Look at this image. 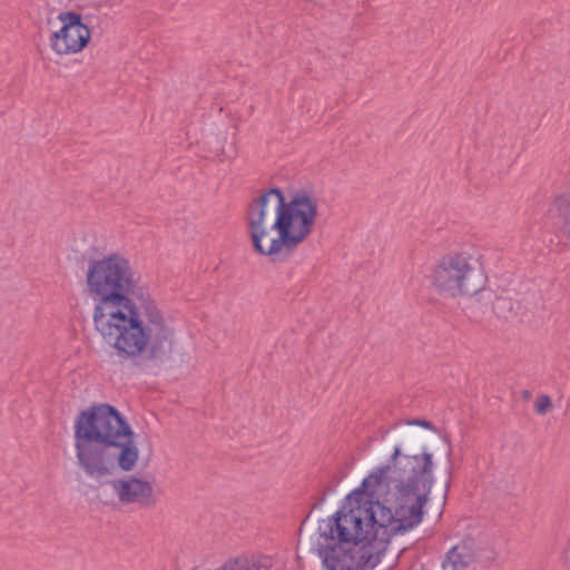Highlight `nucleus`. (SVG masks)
Here are the masks:
<instances>
[{
	"label": "nucleus",
	"instance_id": "nucleus-1",
	"mask_svg": "<svg viewBox=\"0 0 570 570\" xmlns=\"http://www.w3.org/2000/svg\"><path fill=\"white\" fill-rule=\"evenodd\" d=\"M432 454H402L395 446L391 464L380 466L362 482L370 495L386 494L392 508L350 501L322 521L321 535L335 541L318 549L325 570H373L382 560L391 535L419 525L433 485Z\"/></svg>",
	"mask_w": 570,
	"mask_h": 570
},
{
	"label": "nucleus",
	"instance_id": "nucleus-2",
	"mask_svg": "<svg viewBox=\"0 0 570 570\" xmlns=\"http://www.w3.org/2000/svg\"><path fill=\"white\" fill-rule=\"evenodd\" d=\"M86 292L95 327L120 361L160 367L170 360L175 331L125 255L89 259Z\"/></svg>",
	"mask_w": 570,
	"mask_h": 570
},
{
	"label": "nucleus",
	"instance_id": "nucleus-3",
	"mask_svg": "<svg viewBox=\"0 0 570 570\" xmlns=\"http://www.w3.org/2000/svg\"><path fill=\"white\" fill-rule=\"evenodd\" d=\"M73 442L78 468L99 483L117 468L132 471L139 458L131 426L116 407L106 403L91 405L77 415Z\"/></svg>",
	"mask_w": 570,
	"mask_h": 570
},
{
	"label": "nucleus",
	"instance_id": "nucleus-4",
	"mask_svg": "<svg viewBox=\"0 0 570 570\" xmlns=\"http://www.w3.org/2000/svg\"><path fill=\"white\" fill-rule=\"evenodd\" d=\"M318 209L320 198L311 190H296L288 200L279 188L262 191L245 214L254 249L265 256L289 254L312 234Z\"/></svg>",
	"mask_w": 570,
	"mask_h": 570
},
{
	"label": "nucleus",
	"instance_id": "nucleus-5",
	"mask_svg": "<svg viewBox=\"0 0 570 570\" xmlns=\"http://www.w3.org/2000/svg\"><path fill=\"white\" fill-rule=\"evenodd\" d=\"M431 284L439 294L455 298L476 294L484 285V277L470 256L451 253L441 257L433 267Z\"/></svg>",
	"mask_w": 570,
	"mask_h": 570
},
{
	"label": "nucleus",
	"instance_id": "nucleus-6",
	"mask_svg": "<svg viewBox=\"0 0 570 570\" xmlns=\"http://www.w3.org/2000/svg\"><path fill=\"white\" fill-rule=\"evenodd\" d=\"M497 558L494 550L472 539L453 546L441 562L442 570H487Z\"/></svg>",
	"mask_w": 570,
	"mask_h": 570
},
{
	"label": "nucleus",
	"instance_id": "nucleus-7",
	"mask_svg": "<svg viewBox=\"0 0 570 570\" xmlns=\"http://www.w3.org/2000/svg\"><path fill=\"white\" fill-rule=\"evenodd\" d=\"M58 19L62 23L50 37V47L58 55H71L81 51L90 39L89 28L82 23L76 12H61Z\"/></svg>",
	"mask_w": 570,
	"mask_h": 570
},
{
	"label": "nucleus",
	"instance_id": "nucleus-8",
	"mask_svg": "<svg viewBox=\"0 0 570 570\" xmlns=\"http://www.w3.org/2000/svg\"><path fill=\"white\" fill-rule=\"evenodd\" d=\"M118 500L124 504L137 503L150 505L153 500V485L148 481L138 478L115 480L111 482Z\"/></svg>",
	"mask_w": 570,
	"mask_h": 570
},
{
	"label": "nucleus",
	"instance_id": "nucleus-9",
	"mask_svg": "<svg viewBox=\"0 0 570 570\" xmlns=\"http://www.w3.org/2000/svg\"><path fill=\"white\" fill-rule=\"evenodd\" d=\"M552 407V401L549 395L541 394L534 402V410L538 414L543 415L548 413Z\"/></svg>",
	"mask_w": 570,
	"mask_h": 570
},
{
	"label": "nucleus",
	"instance_id": "nucleus-10",
	"mask_svg": "<svg viewBox=\"0 0 570 570\" xmlns=\"http://www.w3.org/2000/svg\"><path fill=\"white\" fill-rule=\"evenodd\" d=\"M236 147L234 144L230 145V148L228 149V151H225L224 149L222 150V160H225V159H233L236 157Z\"/></svg>",
	"mask_w": 570,
	"mask_h": 570
},
{
	"label": "nucleus",
	"instance_id": "nucleus-11",
	"mask_svg": "<svg viewBox=\"0 0 570 570\" xmlns=\"http://www.w3.org/2000/svg\"><path fill=\"white\" fill-rule=\"evenodd\" d=\"M412 424H417V425L424 426L426 429H432L431 422L425 421V420H416V421H413Z\"/></svg>",
	"mask_w": 570,
	"mask_h": 570
},
{
	"label": "nucleus",
	"instance_id": "nucleus-12",
	"mask_svg": "<svg viewBox=\"0 0 570 570\" xmlns=\"http://www.w3.org/2000/svg\"><path fill=\"white\" fill-rule=\"evenodd\" d=\"M564 230L568 234V236L570 237V207H569V214L566 217V222H564Z\"/></svg>",
	"mask_w": 570,
	"mask_h": 570
},
{
	"label": "nucleus",
	"instance_id": "nucleus-13",
	"mask_svg": "<svg viewBox=\"0 0 570 570\" xmlns=\"http://www.w3.org/2000/svg\"><path fill=\"white\" fill-rule=\"evenodd\" d=\"M524 396H525V397H528V396H529V392H528V391H525V392H524Z\"/></svg>",
	"mask_w": 570,
	"mask_h": 570
}]
</instances>
